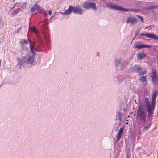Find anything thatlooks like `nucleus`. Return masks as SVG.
Instances as JSON below:
<instances>
[{
    "instance_id": "nucleus-1",
    "label": "nucleus",
    "mask_w": 158,
    "mask_h": 158,
    "mask_svg": "<svg viewBox=\"0 0 158 158\" xmlns=\"http://www.w3.org/2000/svg\"><path fill=\"white\" fill-rule=\"evenodd\" d=\"M136 115L141 121L146 122L147 113L145 110L144 105L141 102L139 103Z\"/></svg>"
},
{
    "instance_id": "nucleus-2",
    "label": "nucleus",
    "mask_w": 158,
    "mask_h": 158,
    "mask_svg": "<svg viewBox=\"0 0 158 158\" xmlns=\"http://www.w3.org/2000/svg\"><path fill=\"white\" fill-rule=\"evenodd\" d=\"M108 8H110L112 9H114L118 11H123L125 12H130L131 9L123 8L122 7L114 4L113 3H109L106 5Z\"/></svg>"
},
{
    "instance_id": "nucleus-3",
    "label": "nucleus",
    "mask_w": 158,
    "mask_h": 158,
    "mask_svg": "<svg viewBox=\"0 0 158 158\" xmlns=\"http://www.w3.org/2000/svg\"><path fill=\"white\" fill-rule=\"evenodd\" d=\"M114 62L115 66L118 69H122L128 63L129 61L127 60L116 59Z\"/></svg>"
},
{
    "instance_id": "nucleus-4",
    "label": "nucleus",
    "mask_w": 158,
    "mask_h": 158,
    "mask_svg": "<svg viewBox=\"0 0 158 158\" xmlns=\"http://www.w3.org/2000/svg\"><path fill=\"white\" fill-rule=\"evenodd\" d=\"M96 4L95 3L90 1H85L83 3L82 7L85 9L88 10L92 8L93 10H96Z\"/></svg>"
},
{
    "instance_id": "nucleus-5",
    "label": "nucleus",
    "mask_w": 158,
    "mask_h": 158,
    "mask_svg": "<svg viewBox=\"0 0 158 158\" xmlns=\"http://www.w3.org/2000/svg\"><path fill=\"white\" fill-rule=\"evenodd\" d=\"M41 27L42 33L44 38L46 44H48L50 43V41L48 36L47 34V27L46 24L44 23H42V24L41 25Z\"/></svg>"
},
{
    "instance_id": "nucleus-6",
    "label": "nucleus",
    "mask_w": 158,
    "mask_h": 158,
    "mask_svg": "<svg viewBox=\"0 0 158 158\" xmlns=\"http://www.w3.org/2000/svg\"><path fill=\"white\" fill-rule=\"evenodd\" d=\"M30 31L35 34L38 41L41 43L42 40L41 39V36L40 33L38 31L37 29L35 27H33L30 28Z\"/></svg>"
},
{
    "instance_id": "nucleus-7",
    "label": "nucleus",
    "mask_w": 158,
    "mask_h": 158,
    "mask_svg": "<svg viewBox=\"0 0 158 158\" xmlns=\"http://www.w3.org/2000/svg\"><path fill=\"white\" fill-rule=\"evenodd\" d=\"M151 77L152 83L155 85H156L158 82V77L157 76L156 70H152Z\"/></svg>"
},
{
    "instance_id": "nucleus-8",
    "label": "nucleus",
    "mask_w": 158,
    "mask_h": 158,
    "mask_svg": "<svg viewBox=\"0 0 158 158\" xmlns=\"http://www.w3.org/2000/svg\"><path fill=\"white\" fill-rule=\"evenodd\" d=\"M147 107L146 111L148 113V117L151 118L154 114L155 107L150 106V105L146 106Z\"/></svg>"
},
{
    "instance_id": "nucleus-9",
    "label": "nucleus",
    "mask_w": 158,
    "mask_h": 158,
    "mask_svg": "<svg viewBox=\"0 0 158 158\" xmlns=\"http://www.w3.org/2000/svg\"><path fill=\"white\" fill-rule=\"evenodd\" d=\"M73 11L75 14H77L79 15H81L83 13V10L81 8L79 5L76 6H73Z\"/></svg>"
},
{
    "instance_id": "nucleus-10",
    "label": "nucleus",
    "mask_w": 158,
    "mask_h": 158,
    "mask_svg": "<svg viewBox=\"0 0 158 158\" xmlns=\"http://www.w3.org/2000/svg\"><path fill=\"white\" fill-rule=\"evenodd\" d=\"M126 22L127 23H131V25L133 26L134 24L137 23V19L134 17H129L127 19Z\"/></svg>"
},
{
    "instance_id": "nucleus-11",
    "label": "nucleus",
    "mask_w": 158,
    "mask_h": 158,
    "mask_svg": "<svg viewBox=\"0 0 158 158\" xmlns=\"http://www.w3.org/2000/svg\"><path fill=\"white\" fill-rule=\"evenodd\" d=\"M142 69L140 67V65H135L133 66L130 67V69L136 73H139L142 70Z\"/></svg>"
},
{
    "instance_id": "nucleus-12",
    "label": "nucleus",
    "mask_w": 158,
    "mask_h": 158,
    "mask_svg": "<svg viewBox=\"0 0 158 158\" xmlns=\"http://www.w3.org/2000/svg\"><path fill=\"white\" fill-rule=\"evenodd\" d=\"M140 35V36H146L148 38H151L154 40H158V37L157 36L153 33L144 34L141 33Z\"/></svg>"
},
{
    "instance_id": "nucleus-13",
    "label": "nucleus",
    "mask_w": 158,
    "mask_h": 158,
    "mask_svg": "<svg viewBox=\"0 0 158 158\" xmlns=\"http://www.w3.org/2000/svg\"><path fill=\"white\" fill-rule=\"evenodd\" d=\"M34 62V55H29L26 62L29 64H32Z\"/></svg>"
},
{
    "instance_id": "nucleus-14",
    "label": "nucleus",
    "mask_w": 158,
    "mask_h": 158,
    "mask_svg": "<svg viewBox=\"0 0 158 158\" xmlns=\"http://www.w3.org/2000/svg\"><path fill=\"white\" fill-rule=\"evenodd\" d=\"M137 59L139 60L143 59L147 57V55L144 52L139 53L137 54Z\"/></svg>"
},
{
    "instance_id": "nucleus-15",
    "label": "nucleus",
    "mask_w": 158,
    "mask_h": 158,
    "mask_svg": "<svg viewBox=\"0 0 158 158\" xmlns=\"http://www.w3.org/2000/svg\"><path fill=\"white\" fill-rule=\"evenodd\" d=\"M151 124L150 123H148L146 125L144 126V127L142 129L143 131L145 132L146 130H148V129H149L150 127Z\"/></svg>"
},
{
    "instance_id": "nucleus-16",
    "label": "nucleus",
    "mask_w": 158,
    "mask_h": 158,
    "mask_svg": "<svg viewBox=\"0 0 158 158\" xmlns=\"http://www.w3.org/2000/svg\"><path fill=\"white\" fill-rule=\"evenodd\" d=\"M139 82H144L147 81V78L146 76H143L140 77L138 80Z\"/></svg>"
},
{
    "instance_id": "nucleus-17",
    "label": "nucleus",
    "mask_w": 158,
    "mask_h": 158,
    "mask_svg": "<svg viewBox=\"0 0 158 158\" xmlns=\"http://www.w3.org/2000/svg\"><path fill=\"white\" fill-rule=\"evenodd\" d=\"M73 6L72 5L70 6L68 9L65 11L66 14V15L70 14L73 10Z\"/></svg>"
},
{
    "instance_id": "nucleus-18",
    "label": "nucleus",
    "mask_w": 158,
    "mask_h": 158,
    "mask_svg": "<svg viewBox=\"0 0 158 158\" xmlns=\"http://www.w3.org/2000/svg\"><path fill=\"white\" fill-rule=\"evenodd\" d=\"M17 61L18 62V66L20 68L21 65H22L23 63V60L22 59L18 58L17 59Z\"/></svg>"
},
{
    "instance_id": "nucleus-19",
    "label": "nucleus",
    "mask_w": 158,
    "mask_h": 158,
    "mask_svg": "<svg viewBox=\"0 0 158 158\" xmlns=\"http://www.w3.org/2000/svg\"><path fill=\"white\" fill-rule=\"evenodd\" d=\"M29 42L30 43H31V41H29V40H25L23 39L20 42V44H28V42Z\"/></svg>"
},
{
    "instance_id": "nucleus-20",
    "label": "nucleus",
    "mask_w": 158,
    "mask_h": 158,
    "mask_svg": "<svg viewBox=\"0 0 158 158\" xmlns=\"http://www.w3.org/2000/svg\"><path fill=\"white\" fill-rule=\"evenodd\" d=\"M144 102L146 106L150 105L149 99L148 98H145Z\"/></svg>"
},
{
    "instance_id": "nucleus-21",
    "label": "nucleus",
    "mask_w": 158,
    "mask_h": 158,
    "mask_svg": "<svg viewBox=\"0 0 158 158\" xmlns=\"http://www.w3.org/2000/svg\"><path fill=\"white\" fill-rule=\"evenodd\" d=\"M158 94V91H155L153 94V95L152 96V98L156 99V98Z\"/></svg>"
},
{
    "instance_id": "nucleus-22",
    "label": "nucleus",
    "mask_w": 158,
    "mask_h": 158,
    "mask_svg": "<svg viewBox=\"0 0 158 158\" xmlns=\"http://www.w3.org/2000/svg\"><path fill=\"white\" fill-rule=\"evenodd\" d=\"M134 48H137L138 49H140L143 48V45H134Z\"/></svg>"
},
{
    "instance_id": "nucleus-23",
    "label": "nucleus",
    "mask_w": 158,
    "mask_h": 158,
    "mask_svg": "<svg viewBox=\"0 0 158 158\" xmlns=\"http://www.w3.org/2000/svg\"><path fill=\"white\" fill-rule=\"evenodd\" d=\"M156 99H155L152 98V102L151 103V104L150 105V106H153L155 107V104L156 102Z\"/></svg>"
},
{
    "instance_id": "nucleus-24",
    "label": "nucleus",
    "mask_w": 158,
    "mask_h": 158,
    "mask_svg": "<svg viewBox=\"0 0 158 158\" xmlns=\"http://www.w3.org/2000/svg\"><path fill=\"white\" fill-rule=\"evenodd\" d=\"M125 76L123 75H120L118 77V81L119 82H121L122 80L124 78Z\"/></svg>"
},
{
    "instance_id": "nucleus-25",
    "label": "nucleus",
    "mask_w": 158,
    "mask_h": 158,
    "mask_svg": "<svg viewBox=\"0 0 158 158\" xmlns=\"http://www.w3.org/2000/svg\"><path fill=\"white\" fill-rule=\"evenodd\" d=\"M122 135L118 133L116 135V138L118 140H120L122 137Z\"/></svg>"
},
{
    "instance_id": "nucleus-26",
    "label": "nucleus",
    "mask_w": 158,
    "mask_h": 158,
    "mask_svg": "<svg viewBox=\"0 0 158 158\" xmlns=\"http://www.w3.org/2000/svg\"><path fill=\"white\" fill-rule=\"evenodd\" d=\"M33 6L35 7L36 10H39L40 8V6H39L36 3Z\"/></svg>"
},
{
    "instance_id": "nucleus-27",
    "label": "nucleus",
    "mask_w": 158,
    "mask_h": 158,
    "mask_svg": "<svg viewBox=\"0 0 158 158\" xmlns=\"http://www.w3.org/2000/svg\"><path fill=\"white\" fill-rule=\"evenodd\" d=\"M21 48L23 50H26L27 49V47L25 46L23 44H20Z\"/></svg>"
},
{
    "instance_id": "nucleus-28",
    "label": "nucleus",
    "mask_w": 158,
    "mask_h": 158,
    "mask_svg": "<svg viewBox=\"0 0 158 158\" xmlns=\"http://www.w3.org/2000/svg\"><path fill=\"white\" fill-rule=\"evenodd\" d=\"M122 115V114L120 112H119L118 113V119H119L120 121L121 120V116Z\"/></svg>"
},
{
    "instance_id": "nucleus-29",
    "label": "nucleus",
    "mask_w": 158,
    "mask_h": 158,
    "mask_svg": "<svg viewBox=\"0 0 158 158\" xmlns=\"http://www.w3.org/2000/svg\"><path fill=\"white\" fill-rule=\"evenodd\" d=\"M147 73V71H141V72H139V74L140 75H143Z\"/></svg>"
},
{
    "instance_id": "nucleus-30",
    "label": "nucleus",
    "mask_w": 158,
    "mask_h": 158,
    "mask_svg": "<svg viewBox=\"0 0 158 158\" xmlns=\"http://www.w3.org/2000/svg\"><path fill=\"white\" fill-rule=\"evenodd\" d=\"M123 129H124L123 127H121L120 128L119 131L118 133L120 134H122L123 132Z\"/></svg>"
},
{
    "instance_id": "nucleus-31",
    "label": "nucleus",
    "mask_w": 158,
    "mask_h": 158,
    "mask_svg": "<svg viewBox=\"0 0 158 158\" xmlns=\"http://www.w3.org/2000/svg\"><path fill=\"white\" fill-rule=\"evenodd\" d=\"M30 48L31 52L32 53V55H34L35 53L33 51V48H32V47H31V46H30Z\"/></svg>"
},
{
    "instance_id": "nucleus-32",
    "label": "nucleus",
    "mask_w": 158,
    "mask_h": 158,
    "mask_svg": "<svg viewBox=\"0 0 158 158\" xmlns=\"http://www.w3.org/2000/svg\"><path fill=\"white\" fill-rule=\"evenodd\" d=\"M143 48H151V46L150 45H143Z\"/></svg>"
},
{
    "instance_id": "nucleus-33",
    "label": "nucleus",
    "mask_w": 158,
    "mask_h": 158,
    "mask_svg": "<svg viewBox=\"0 0 158 158\" xmlns=\"http://www.w3.org/2000/svg\"><path fill=\"white\" fill-rule=\"evenodd\" d=\"M131 10L130 11V12H138V9H131Z\"/></svg>"
},
{
    "instance_id": "nucleus-34",
    "label": "nucleus",
    "mask_w": 158,
    "mask_h": 158,
    "mask_svg": "<svg viewBox=\"0 0 158 158\" xmlns=\"http://www.w3.org/2000/svg\"><path fill=\"white\" fill-rule=\"evenodd\" d=\"M35 9L34 6L31 9V13H33L35 11Z\"/></svg>"
},
{
    "instance_id": "nucleus-35",
    "label": "nucleus",
    "mask_w": 158,
    "mask_h": 158,
    "mask_svg": "<svg viewBox=\"0 0 158 158\" xmlns=\"http://www.w3.org/2000/svg\"><path fill=\"white\" fill-rule=\"evenodd\" d=\"M19 10V9H18L16 10H15L13 11V14H16L17 13H18V10Z\"/></svg>"
},
{
    "instance_id": "nucleus-36",
    "label": "nucleus",
    "mask_w": 158,
    "mask_h": 158,
    "mask_svg": "<svg viewBox=\"0 0 158 158\" xmlns=\"http://www.w3.org/2000/svg\"><path fill=\"white\" fill-rule=\"evenodd\" d=\"M30 43L31 44H31H30V46H31V47H32V48H34L35 46V43H31V42Z\"/></svg>"
},
{
    "instance_id": "nucleus-37",
    "label": "nucleus",
    "mask_w": 158,
    "mask_h": 158,
    "mask_svg": "<svg viewBox=\"0 0 158 158\" xmlns=\"http://www.w3.org/2000/svg\"><path fill=\"white\" fill-rule=\"evenodd\" d=\"M21 27H20L16 31L15 33H19V31L20 30V29H21Z\"/></svg>"
},
{
    "instance_id": "nucleus-38",
    "label": "nucleus",
    "mask_w": 158,
    "mask_h": 158,
    "mask_svg": "<svg viewBox=\"0 0 158 158\" xmlns=\"http://www.w3.org/2000/svg\"><path fill=\"white\" fill-rule=\"evenodd\" d=\"M3 24L1 22V21L0 20V27H3Z\"/></svg>"
},
{
    "instance_id": "nucleus-39",
    "label": "nucleus",
    "mask_w": 158,
    "mask_h": 158,
    "mask_svg": "<svg viewBox=\"0 0 158 158\" xmlns=\"http://www.w3.org/2000/svg\"><path fill=\"white\" fill-rule=\"evenodd\" d=\"M138 17H139V18H141V20H142V22H143V19L142 18L141 16H139Z\"/></svg>"
},
{
    "instance_id": "nucleus-40",
    "label": "nucleus",
    "mask_w": 158,
    "mask_h": 158,
    "mask_svg": "<svg viewBox=\"0 0 158 158\" xmlns=\"http://www.w3.org/2000/svg\"><path fill=\"white\" fill-rule=\"evenodd\" d=\"M60 13H61V14L62 15H66V12L65 11L64 12H60Z\"/></svg>"
},
{
    "instance_id": "nucleus-41",
    "label": "nucleus",
    "mask_w": 158,
    "mask_h": 158,
    "mask_svg": "<svg viewBox=\"0 0 158 158\" xmlns=\"http://www.w3.org/2000/svg\"><path fill=\"white\" fill-rule=\"evenodd\" d=\"M48 14L50 15H51V14H52V11L51 10H49V11H48Z\"/></svg>"
},
{
    "instance_id": "nucleus-42",
    "label": "nucleus",
    "mask_w": 158,
    "mask_h": 158,
    "mask_svg": "<svg viewBox=\"0 0 158 158\" xmlns=\"http://www.w3.org/2000/svg\"><path fill=\"white\" fill-rule=\"evenodd\" d=\"M119 141V140H118V139H117V140H116L115 141V143H117Z\"/></svg>"
},
{
    "instance_id": "nucleus-43",
    "label": "nucleus",
    "mask_w": 158,
    "mask_h": 158,
    "mask_svg": "<svg viewBox=\"0 0 158 158\" xmlns=\"http://www.w3.org/2000/svg\"><path fill=\"white\" fill-rule=\"evenodd\" d=\"M138 33V32H137L136 33H135V35L136 36L137 35Z\"/></svg>"
},
{
    "instance_id": "nucleus-44",
    "label": "nucleus",
    "mask_w": 158,
    "mask_h": 158,
    "mask_svg": "<svg viewBox=\"0 0 158 158\" xmlns=\"http://www.w3.org/2000/svg\"><path fill=\"white\" fill-rule=\"evenodd\" d=\"M134 102H135V103H136V100H135Z\"/></svg>"
},
{
    "instance_id": "nucleus-45",
    "label": "nucleus",
    "mask_w": 158,
    "mask_h": 158,
    "mask_svg": "<svg viewBox=\"0 0 158 158\" xmlns=\"http://www.w3.org/2000/svg\"><path fill=\"white\" fill-rule=\"evenodd\" d=\"M127 158H129V157H128V156H127Z\"/></svg>"
},
{
    "instance_id": "nucleus-46",
    "label": "nucleus",
    "mask_w": 158,
    "mask_h": 158,
    "mask_svg": "<svg viewBox=\"0 0 158 158\" xmlns=\"http://www.w3.org/2000/svg\"><path fill=\"white\" fill-rule=\"evenodd\" d=\"M151 8H152V9H154V8L153 7H152Z\"/></svg>"
},
{
    "instance_id": "nucleus-47",
    "label": "nucleus",
    "mask_w": 158,
    "mask_h": 158,
    "mask_svg": "<svg viewBox=\"0 0 158 158\" xmlns=\"http://www.w3.org/2000/svg\"><path fill=\"white\" fill-rule=\"evenodd\" d=\"M127 123H128V122H126V124H127Z\"/></svg>"
},
{
    "instance_id": "nucleus-48",
    "label": "nucleus",
    "mask_w": 158,
    "mask_h": 158,
    "mask_svg": "<svg viewBox=\"0 0 158 158\" xmlns=\"http://www.w3.org/2000/svg\"><path fill=\"white\" fill-rule=\"evenodd\" d=\"M134 115L135 116V114H134Z\"/></svg>"
},
{
    "instance_id": "nucleus-49",
    "label": "nucleus",
    "mask_w": 158,
    "mask_h": 158,
    "mask_svg": "<svg viewBox=\"0 0 158 158\" xmlns=\"http://www.w3.org/2000/svg\"><path fill=\"white\" fill-rule=\"evenodd\" d=\"M136 104H138V102H136Z\"/></svg>"
},
{
    "instance_id": "nucleus-50",
    "label": "nucleus",
    "mask_w": 158,
    "mask_h": 158,
    "mask_svg": "<svg viewBox=\"0 0 158 158\" xmlns=\"http://www.w3.org/2000/svg\"><path fill=\"white\" fill-rule=\"evenodd\" d=\"M148 28V27H146V28Z\"/></svg>"
}]
</instances>
